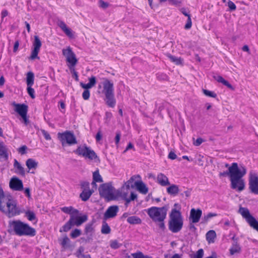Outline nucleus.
<instances>
[{"label":"nucleus","mask_w":258,"mask_h":258,"mask_svg":"<svg viewBox=\"0 0 258 258\" xmlns=\"http://www.w3.org/2000/svg\"><path fill=\"white\" fill-rule=\"evenodd\" d=\"M168 206L162 207H152L147 210L149 216L155 223H157L159 228L162 230L165 228L164 220L166 217Z\"/></svg>","instance_id":"1"},{"label":"nucleus","mask_w":258,"mask_h":258,"mask_svg":"<svg viewBox=\"0 0 258 258\" xmlns=\"http://www.w3.org/2000/svg\"><path fill=\"white\" fill-rule=\"evenodd\" d=\"M0 211L9 218L13 217L21 213L16 201L11 196L7 197L4 202H0Z\"/></svg>","instance_id":"2"},{"label":"nucleus","mask_w":258,"mask_h":258,"mask_svg":"<svg viewBox=\"0 0 258 258\" xmlns=\"http://www.w3.org/2000/svg\"><path fill=\"white\" fill-rule=\"evenodd\" d=\"M9 225L17 235L34 236L36 235V230L34 228L20 220L10 221Z\"/></svg>","instance_id":"3"},{"label":"nucleus","mask_w":258,"mask_h":258,"mask_svg":"<svg viewBox=\"0 0 258 258\" xmlns=\"http://www.w3.org/2000/svg\"><path fill=\"white\" fill-rule=\"evenodd\" d=\"M183 219L181 212L176 209H172L169 214L168 229L172 233L179 232L182 228Z\"/></svg>","instance_id":"4"},{"label":"nucleus","mask_w":258,"mask_h":258,"mask_svg":"<svg viewBox=\"0 0 258 258\" xmlns=\"http://www.w3.org/2000/svg\"><path fill=\"white\" fill-rule=\"evenodd\" d=\"M246 173V169L244 166H241L238 168L230 180L231 188L236 189L238 191H241L245 188V182L242 178Z\"/></svg>","instance_id":"5"},{"label":"nucleus","mask_w":258,"mask_h":258,"mask_svg":"<svg viewBox=\"0 0 258 258\" xmlns=\"http://www.w3.org/2000/svg\"><path fill=\"white\" fill-rule=\"evenodd\" d=\"M99 192L100 196L107 201L115 200L116 190L110 183H105L100 185Z\"/></svg>","instance_id":"6"},{"label":"nucleus","mask_w":258,"mask_h":258,"mask_svg":"<svg viewBox=\"0 0 258 258\" xmlns=\"http://www.w3.org/2000/svg\"><path fill=\"white\" fill-rule=\"evenodd\" d=\"M57 138L62 146H64L67 144L71 146L77 144L75 135L71 131H67L63 133H58Z\"/></svg>","instance_id":"7"},{"label":"nucleus","mask_w":258,"mask_h":258,"mask_svg":"<svg viewBox=\"0 0 258 258\" xmlns=\"http://www.w3.org/2000/svg\"><path fill=\"white\" fill-rule=\"evenodd\" d=\"M74 152L79 156H82L90 160L95 159H98L99 160L98 156L95 152L85 145L79 146L77 149L74 151Z\"/></svg>","instance_id":"8"},{"label":"nucleus","mask_w":258,"mask_h":258,"mask_svg":"<svg viewBox=\"0 0 258 258\" xmlns=\"http://www.w3.org/2000/svg\"><path fill=\"white\" fill-rule=\"evenodd\" d=\"M129 190L125 188L121 187L119 189L116 190L115 200L121 198L125 201V205L127 206L128 204L132 201H134L137 198V195L133 192H131L130 198H128V195L130 193Z\"/></svg>","instance_id":"9"},{"label":"nucleus","mask_w":258,"mask_h":258,"mask_svg":"<svg viewBox=\"0 0 258 258\" xmlns=\"http://www.w3.org/2000/svg\"><path fill=\"white\" fill-rule=\"evenodd\" d=\"M238 212L241 215L242 217L246 220L251 227L258 231V222L250 214L247 208L240 207L239 209Z\"/></svg>","instance_id":"10"},{"label":"nucleus","mask_w":258,"mask_h":258,"mask_svg":"<svg viewBox=\"0 0 258 258\" xmlns=\"http://www.w3.org/2000/svg\"><path fill=\"white\" fill-rule=\"evenodd\" d=\"M62 52L66 58V61L69 63L68 65L69 69H72V68L75 67L78 62V59L72 48L69 46L66 49H63Z\"/></svg>","instance_id":"11"},{"label":"nucleus","mask_w":258,"mask_h":258,"mask_svg":"<svg viewBox=\"0 0 258 258\" xmlns=\"http://www.w3.org/2000/svg\"><path fill=\"white\" fill-rule=\"evenodd\" d=\"M248 185L251 193L258 195V175L253 171L249 173Z\"/></svg>","instance_id":"12"},{"label":"nucleus","mask_w":258,"mask_h":258,"mask_svg":"<svg viewBox=\"0 0 258 258\" xmlns=\"http://www.w3.org/2000/svg\"><path fill=\"white\" fill-rule=\"evenodd\" d=\"M41 42L37 35L34 36V41L33 43V50L31 52L30 59H34L35 58H39L38 54L39 52L40 47L41 46Z\"/></svg>","instance_id":"13"},{"label":"nucleus","mask_w":258,"mask_h":258,"mask_svg":"<svg viewBox=\"0 0 258 258\" xmlns=\"http://www.w3.org/2000/svg\"><path fill=\"white\" fill-rule=\"evenodd\" d=\"M10 188L16 191H21L23 189L22 181L17 177H13L9 183Z\"/></svg>","instance_id":"14"},{"label":"nucleus","mask_w":258,"mask_h":258,"mask_svg":"<svg viewBox=\"0 0 258 258\" xmlns=\"http://www.w3.org/2000/svg\"><path fill=\"white\" fill-rule=\"evenodd\" d=\"M102 93L104 95L112 94L114 93L113 84L107 79H104L102 83Z\"/></svg>","instance_id":"15"},{"label":"nucleus","mask_w":258,"mask_h":258,"mask_svg":"<svg viewBox=\"0 0 258 258\" xmlns=\"http://www.w3.org/2000/svg\"><path fill=\"white\" fill-rule=\"evenodd\" d=\"M12 105L15 107V111L17 112L21 117L27 115L28 107L25 104H18L13 102Z\"/></svg>","instance_id":"16"},{"label":"nucleus","mask_w":258,"mask_h":258,"mask_svg":"<svg viewBox=\"0 0 258 258\" xmlns=\"http://www.w3.org/2000/svg\"><path fill=\"white\" fill-rule=\"evenodd\" d=\"M238 164L237 163H233L229 167L228 170L227 171L220 172L219 173L220 177H224L226 176H228L230 177V180L232 178V177L234 175V174L236 173V171L238 169Z\"/></svg>","instance_id":"17"},{"label":"nucleus","mask_w":258,"mask_h":258,"mask_svg":"<svg viewBox=\"0 0 258 258\" xmlns=\"http://www.w3.org/2000/svg\"><path fill=\"white\" fill-rule=\"evenodd\" d=\"M118 210L119 209L117 206H110L105 212L103 219L104 220H107L115 217L118 212Z\"/></svg>","instance_id":"18"},{"label":"nucleus","mask_w":258,"mask_h":258,"mask_svg":"<svg viewBox=\"0 0 258 258\" xmlns=\"http://www.w3.org/2000/svg\"><path fill=\"white\" fill-rule=\"evenodd\" d=\"M202 211L200 209L192 208L190 212L189 219L192 223H198L202 216Z\"/></svg>","instance_id":"19"},{"label":"nucleus","mask_w":258,"mask_h":258,"mask_svg":"<svg viewBox=\"0 0 258 258\" xmlns=\"http://www.w3.org/2000/svg\"><path fill=\"white\" fill-rule=\"evenodd\" d=\"M77 215H73L71 216L70 219H72V224L73 226H79L83 223L85 222L87 219L88 217L87 215H83L82 216H77Z\"/></svg>","instance_id":"20"},{"label":"nucleus","mask_w":258,"mask_h":258,"mask_svg":"<svg viewBox=\"0 0 258 258\" xmlns=\"http://www.w3.org/2000/svg\"><path fill=\"white\" fill-rule=\"evenodd\" d=\"M8 157V149L3 142H0V161H7Z\"/></svg>","instance_id":"21"},{"label":"nucleus","mask_w":258,"mask_h":258,"mask_svg":"<svg viewBox=\"0 0 258 258\" xmlns=\"http://www.w3.org/2000/svg\"><path fill=\"white\" fill-rule=\"evenodd\" d=\"M104 101L108 106L111 108H114L116 104V100L114 93L105 95Z\"/></svg>","instance_id":"22"},{"label":"nucleus","mask_w":258,"mask_h":258,"mask_svg":"<svg viewBox=\"0 0 258 258\" xmlns=\"http://www.w3.org/2000/svg\"><path fill=\"white\" fill-rule=\"evenodd\" d=\"M135 185L140 193L144 195H146L148 193V188L142 181H136L135 182Z\"/></svg>","instance_id":"23"},{"label":"nucleus","mask_w":258,"mask_h":258,"mask_svg":"<svg viewBox=\"0 0 258 258\" xmlns=\"http://www.w3.org/2000/svg\"><path fill=\"white\" fill-rule=\"evenodd\" d=\"M157 180L159 184L163 186L170 185L168 177L163 173H159L157 177Z\"/></svg>","instance_id":"24"},{"label":"nucleus","mask_w":258,"mask_h":258,"mask_svg":"<svg viewBox=\"0 0 258 258\" xmlns=\"http://www.w3.org/2000/svg\"><path fill=\"white\" fill-rule=\"evenodd\" d=\"M170 186L167 188V193L172 196H176L179 192L178 186L176 184L169 185Z\"/></svg>","instance_id":"25"},{"label":"nucleus","mask_w":258,"mask_h":258,"mask_svg":"<svg viewBox=\"0 0 258 258\" xmlns=\"http://www.w3.org/2000/svg\"><path fill=\"white\" fill-rule=\"evenodd\" d=\"M93 192V190L90 189H83L80 194V197L83 201H87L91 197Z\"/></svg>","instance_id":"26"},{"label":"nucleus","mask_w":258,"mask_h":258,"mask_svg":"<svg viewBox=\"0 0 258 258\" xmlns=\"http://www.w3.org/2000/svg\"><path fill=\"white\" fill-rule=\"evenodd\" d=\"M214 79L219 83H222L224 85L227 86L228 88L234 90L233 86L226 80H225L222 77L219 75L213 76Z\"/></svg>","instance_id":"27"},{"label":"nucleus","mask_w":258,"mask_h":258,"mask_svg":"<svg viewBox=\"0 0 258 258\" xmlns=\"http://www.w3.org/2000/svg\"><path fill=\"white\" fill-rule=\"evenodd\" d=\"M61 210L66 213L70 215V216L73 215H78L79 211L76 209H74L72 207H64L61 208Z\"/></svg>","instance_id":"28"},{"label":"nucleus","mask_w":258,"mask_h":258,"mask_svg":"<svg viewBox=\"0 0 258 258\" xmlns=\"http://www.w3.org/2000/svg\"><path fill=\"white\" fill-rule=\"evenodd\" d=\"M181 12L184 16L188 17L187 22L185 25L184 28L185 30H188L191 28L192 26V22L190 18V15L186 12L184 9H182L181 10Z\"/></svg>","instance_id":"29"},{"label":"nucleus","mask_w":258,"mask_h":258,"mask_svg":"<svg viewBox=\"0 0 258 258\" xmlns=\"http://www.w3.org/2000/svg\"><path fill=\"white\" fill-rule=\"evenodd\" d=\"M14 166L16 169V172L24 176L25 174V171L24 168L21 166V165L19 163V162L15 159Z\"/></svg>","instance_id":"30"},{"label":"nucleus","mask_w":258,"mask_h":258,"mask_svg":"<svg viewBox=\"0 0 258 258\" xmlns=\"http://www.w3.org/2000/svg\"><path fill=\"white\" fill-rule=\"evenodd\" d=\"M206 240L209 243H213L216 237V234L214 230H211L206 234Z\"/></svg>","instance_id":"31"},{"label":"nucleus","mask_w":258,"mask_h":258,"mask_svg":"<svg viewBox=\"0 0 258 258\" xmlns=\"http://www.w3.org/2000/svg\"><path fill=\"white\" fill-rule=\"evenodd\" d=\"M59 26L67 36L70 37H73L71 30L67 27L66 24L63 22L61 21L59 24Z\"/></svg>","instance_id":"32"},{"label":"nucleus","mask_w":258,"mask_h":258,"mask_svg":"<svg viewBox=\"0 0 258 258\" xmlns=\"http://www.w3.org/2000/svg\"><path fill=\"white\" fill-rule=\"evenodd\" d=\"M26 165L29 170L36 169L38 166V162L32 158H29L27 160Z\"/></svg>","instance_id":"33"},{"label":"nucleus","mask_w":258,"mask_h":258,"mask_svg":"<svg viewBox=\"0 0 258 258\" xmlns=\"http://www.w3.org/2000/svg\"><path fill=\"white\" fill-rule=\"evenodd\" d=\"M241 248L238 244L237 241H234L232 247L230 249V253L231 255H234L240 252Z\"/></svg>","instance_id":"34"},{"label":"nucleus","mask_w":258,"mask_h":258,"mask_svg":"<svg viewBox=\"0 0 258 258\" xmlns=\"http://www.w3.org/2000/svg\"><path fill=\"white\" fill-rule=\"evenodd\" d=\"M34 82V75L32 72H29L27 74L26 83L27 86H32Z\"/></svg>","instance_id":"35"},{"label":"nucleus","mask_w":258,"mask_h":258,"mask_svg":"<svg viewBox=\"0 0 258 258\" xmlns=\"http://www.w3.org/2000/svg\"><path fill=\"white\" fill-rule=\"evenodd\" d=\"M127 222L131 224H139L142 223V220L138 217L133 216L127 218Z\"/></svg>","instance_id":"36"},{"label":"nucleus","mask_w":258,"mask_h":258,"mask_svg":"<svg viewBox=\"0 0 258 258\" xmlns=\"http://www.w3.org/2000/svg\"><path fill=\"white\" fill-rule=\"evenodd\" d=\"M167 56L172 62H174L176 65H179L182 63L183 59L181 57H177L170 54H167Z\"/></svg>","instance_id":"37"},{"label":"nucleus","mask_w":258,"mask_h":258,"mask_svg":"<svg viewBox=\"0 0 258 258\" xmlns=\"http://www.w3.org/2000/svg\"><path fill=\"white\" fill-rule=\"evenodd\" d=\"M72 219H69V220L62 226V229H60L59 231L62 232H68L69 231L73 226L72 224Z\"/></svg>","instance_id":"38"},{"label":"nucleus","mask_w":258,"mask_h":258,"mask_svg":"<svg viewBox=\"0 0 258 258\" xmlns=\"http://www.w3.org/2000/svg\"><path fill=\"white\" fill-rule=\"evenodd\" d=\"M94 231V228L92 223H88L86 225L85 228V233L86 235L91 236Z\"/></svg>","instance_id":"39"},{"label":"nucleus","mask_w":258,"mask_h":258,"mask_svg":"<svg viewBox=\"0 0 258 258\" xmlns=\"http://www.w3.org/2000/svg\"><path fill=\"white\" fill-rule=\"evenodd\" d=\"M93 179L94 181H97V182H103V179L99 174V170H97L93 172Z\"/></svg>","instance_id":"40"},{"label":"nucleus","mask_w":258,"mask_h":258,"mask_svg":"<svg viewBox=\"0 0 258 258\" xmlns=\"http://www.w3.org/2000/svg\"><path fill=\"white\" fill-rule=\"evenodd\" d=\"M131 255L133 258H151L147 255H144L141 251L133 253L131 254Z\"/></svg>","instance_id":"41"},{"label":"nucleus","mask_w":258,"mask_h":258,"mask_svg":"<svg viewBox=\"0 0 258 258\" xmlns=\"http://www.w3.org/2000/svg\"><path fill=\"white\" fill-rule=\"evenodd\" d=\"M25 216L29 221H33L36 219L35 213L31 211H27L25 212Z\"/></svg>","instance_id":"42"},{"label":"nucleus","mask_w":258,"mask_h":258,"mask_svg":"<svg viewBox=\"0 0 258 258\" xmlns=\"http://www.w3.org/2000/svg\"><path fill=\"white\" fill-rule=\"evenodd\" d=\"M217 216V214L215 213H209L207 215H205L204 217L203 218V223H207L209 220L212 217H215Z\"/></svg>","instance_id":"43"},{"label":"nucleus","mask_w":258,"mask_h":258,"mask_svg":"<svg viewBox=\"0 0 258 258\" xmlns=\"http://www.w3.org/2000/svg\"><path fill=\"white\" fill-rule=\"evenodd\" d=\"M111 229L109 227V226L108 225V224L106 223H104V224H103L101 228V232L103 234H109L110 232Z\"/></svg>","instance_id":"44"},{"label":"nucleus","mask_w":258,"mask_h":258,"mask_svg":"<svg viewBox=\"0 0 258 258\" xmlns=\"http://www.w3.org/2000/svg\"><path fill=\"white\" fill-rule=\"evenodd\" d=\"M81 234V231L78 229H75L73 230L70 234V236L72 238H76Z\"/></svg>","instance_id":"45"},{"label":"nucleus","mask_w":258,"mask_h":258,"mask_svg":"<svg viewBox=\"0 0 258 258\" xmlns=\"http://www.w3.org/2000/svg\"><path fill=\"white\" fill-rule=\"evenodd\" d=\"M203 93L207 96L213 97V98H216L217 96V95L216 93H215L214 92L210 91L208 90L203 89Z\"/></svg>","instance_id":"46"},{"label":"nucleus","mask_w":258,"mask_h":258,"mask_svg":"<svg viewBox=\"0 0 258 258\" xmlns=\"http://www.w3.org/2000/svg\"><path fill=\"white\" fill-rule=\"evenodd\" d=\"M27 92L30 97L34 99L35 97V91L33 88H32V86H27Z\"/></svg>","instance_id":"47"},{"label":"nucleus","mask_w":258,"mask_h":258,"mask_svg":"<svg viewBox=\"0 0 258 258\" xmlns=\"http://www.w3.org/2000/svg\"><path fill=\"white\" fill-rule=\"evenodd\" d=\"M110 247L113 249H117L120 247L121 245V244H119L118 241L116 240L111 241L110 244Z\"/></svg>","instance_id":"48"},{"label":"nucleus","mask_w":258,"mask_h":258,"mask_svg":"<svg viewBox=\"0 0 258 258\" xmlns=\"http://www.w3.org/2000/svg\"><path fill=\"white\" fill-rule=\"evenodd\" d=\"M70 242V239L69 238L66 236L63 238V239L61 240L60 244L63 247H66L67 245Z\"/></svg>","instance_id":"49"},{"label":"nucleus","mask_w":258,"mask_h":258,"mask_svg":"<svg viewBox=\"0 0 258 258\" xmlns=\"http://www.w3.org/2000/svg\"><path fill=\"white\" fill-rule=\"evenodd\" d=\"M134 180V176H133L131 178V179L125 182L124 184L122 186V187L125 188V189L130 190V184Z\"/></svg>","instance_id":"50"},{"label":"nucleus","mask_w":258,"mask_h":258,"mask_svg":"<svg viewBox=\"0 0 258 258\" xmlns=\"http://www.w3.org/2000/svg\"><path fill=\"white\" fill-rule=\"evenodd\" d=\"M204 255V250L201 248L199 249L196 253L194 255V258H203Z\"/></svg>","instance_id":"51"},{"label":"nucleus","mask_w":258,"mask_h":258,"mask_svg":"<svg viewBox=\"0 0 258 258\" xmlns=\"http://www.w3.org/2000/svg\"><path fill=\"white\" fill-rule=\"evenodd\" d=\"M90 96L89 90H85L83 93L82 97L84 100H88Z\"/></svg>","instance_id":"52"},{"label":"nucleus","mask_w":258,"mask_h":258,"mask_svg":"<svg viewBox=\"0 0 258 258\" xmlns=\"http://www.w3.org/2000/svg\"><path fill=\"white\" fill-rule=\"evenodd\" d=\"M89 82L88 83L91 87H93L96 83V79L95 77L92 76L89 78Z\"/></svg>","instance_id":"53"},{"label":"nucleus","mask_w":258,"mask_h":258,"mask_svg":"<svg viewBox=\"0 0 258 258\" xmlns=\"http://www.w3.org/2000/svg\"><path fill=\"white\" fill-rule=\"evenodd\" d=\"M228 6L231 11H234L236 9V5L233 2L231 1H229L227 3Z\"/></svg>","instance_id":"54"},{"label":"nucleus","mask_w":258,"mask_h":258,"mask_svg":"<svg viewBox=\"0 0 258 258\" xmlns=\"http://www.w3.org/2000/svg\"><path fill=\"white\" fill-rule=\"evenodd\" d=\"M41 133H42V135H43L44 138L46 140H51V137L50 136V135L49 134V133L45 131L44 130H41Z\"/></svg>","instance_id":"55"},{"label":"nucleus","mask_w":258,"mask_h":258,"mask_svg":"<svg viewBox=\"0 0 258 258\" xmlns=\"http://www.w3.org/2000/svg\"><path fill=\"white\" fill-rule=\"evenodd\" d=\"M89 182L87 181H83L81 183V187L83 189H90L89 188Z\"/></svg>","instance_id":"56"},{"label":"nucleus","mask_w":258,"mask_h":258,"mask_svg":"<svg viewBox=\"0 0 258 258\" xmlns=\"http://www.w3.org/2000/svg\"><path fill=\"white\" fill-rule=\"evenodd\" d=\"M120 136H121L120 132H116V136L115 137V144L116 145H117L119 142Z\"/></svg>","instance_id":"57"},{"label":"nucleus","mask_w":258,"mask_h":258,"mask_svg":"<svg viewBox=\"0 0 258 258\" xmlns=\"http://www.w3.org/2000/svg\"><path fill=\"white\" fill-rule=\"evenodd\" d=\"M27 149V146L25 145H24V146H22V147H21L20 148H19L18 151H19V153H20L21 154H24L26 153V150Z\"/></svg>","instance_id":"58"},{"label":"nucleus","mask_w":258,"mask_h":258,"mask_svg":"<svg viewBox=\"0 0 258 258\" xmlns=\"http://www.w3.org/2000/svg\"><path fill=\"white\" fill-rule=\"evenodd\" d=\"M204 140L201 138H198L196 141L194 143L195 146H200L203 142Z\"/></svg>","instance_id":"59"},{"label":"nucleus","mask_w":258,"mask_h":258,"mask_svg":"<svg viewBox=\"0 0 258 258\" xmlns=\"http://www.w3.org/2000/svg\"><path fill=\"white\" fill-rule=\"evenodd\" d=\"M99 4H100V7L103 9H106L108 6V3L104 2V1H103L102 0L99 1Z\"/></svg>","instance_id":"60"},{"label":"nucleus","mask_w":258,"mask_h":258,"mask_svg":"<svg viewBox=\"0 0 258 258\" xmlns=\"http://www.w3.org/2000/svg\"><path fill=\"white\" fill-rule=\"evenodd\" d=\"M72 73L73 76L75 78L76 81H78V75L77 72L75 71L74 67L70 69Z\"/></svg>","instance_id":"61"},{"label":"nucleus","mask_w":258,"mask_h":258,"mask_svg":"<svg viewBox=\"0 0 258 258\" xmlns=\"http://www.w3.org/2000/svg\"><path fill=\"white\" fill-rule=\"evenodd\" d=\"M168 158L171 160H174L177 158V156L174 152L171 151L168 154Z\"/></svg>","instance_id":"62"},{"label":"nucleus","mask_w":258,"mask_h":258,"mask_svg":"<svg viewBox=\"0 0 258 258\" xmlns=\"http://www.w3.org/2000/svg\"><path fill=\"white\" fill-rule=\"evenodd\" d=\"M80 85L83 88L85 89V90H88L89 89L92 88L89 83L85 84L83 83H81Z\"/></svg>","instance_id":"63"},{"label":"nucleus","mask_w":258,"mask_h":258,"mask_svg":"<svg viewBox=\"0 0 258 258\" xmlns=\"http://www.w3.org/2000/svg\"><path fill=\"white\" fill-rule=\"evenodd\" d=\"M19 46V40H16L15 41L14 45L13 51L14 52H16L17 51V50L18 49Z\"/></svg>","instance_id":"64"}]
</instances>
